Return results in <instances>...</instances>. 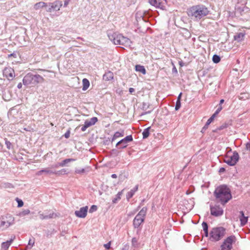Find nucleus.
Here are the masks:
<instances>
[{
  "label": "nucleus",
  "mask_w": 250,
  "mask_h": 250,
  "mask_svg": "<svg viewBox=\"0 0 250 250\" xmlns=\"http://www.w3.org/2000/svg\"><path fill=\"white\" fill-rule=\"evenodd\" d=\"M138 189V186L136 185L133 189H131L126 194V197L127 200H129L131 198L133 197L135 193Z\"/></svg>",
  "instance_id": "nucleus-18"
},
{
  "label": "nucleus",
  "mask_w": 250,
  "mask_h": 250,
  "mask_svg": "<svg viewBox=\"0 0 250 250\" xmlns=\"http://www.w3.org/2000/svg\"><path fill=\"white\" fill-rule=\"evenodd\" d=\"M16 200L18 203V207L20 208V207H21L22 206H23V202L21 200L17 198Z\"/></svg>",
  "instance_id": "nucleus-41"
},
{
  "label": "nucleus",
  "mask_w": 250,
  "mask_h": 250,
  "mask_svg": "<svg viewBox=\"0 0 250 250\" xmlns=\"http://www.w3.org/2000/svg\"><path fill=\"white\" fill-rule=\"evenodd\" d=\"M186 193H187V194H189V192H188V191H187V192H186Z\"/></svg>",
  "instance_id": "nucleus-64"
},
{
  "label": "nucleus",
  "mask_w": 250,
  "mask_h": 250,
  "mask_svg": "<svg viewBox=\"0 0 250 250\" xmlns=\"http://www.w3.org/2000/svg\"><path fill=\"white\" fill-rule=\"evenodd\" d=\"M150 113V111L145 112L142 113V115H145V114H148V113Z\"/></svg>",
  "instance_id": "nucleus-63"
},
{
  "label": "nucleus",
  "mask_w": 250,
  "mask_h": 250,
  "mask_svg": "<svg viewBox=\"0 0 250 250\" xmlns=\"http://www.w3.org/2000/svg\"><path fill=\"white\" fill-rule=\"evenodd\" d=\"M124 141H125L127 143L128 142H131L133 140V138L132 135H128L124 138Z\"/></svg>",
  "instance_id": "nucleus-36"
},
{
  "label": "nucleus",
  "mask_w": 250,
  "mask_h": 250,
  "mask_svg": "<svg viewBox=\"0 0 250 250\" xmlns=\"http://www.w3.org/2000/svg\"><path fill=\"white\" fill-rule=\"evenodd\" d=\"M62 2L60 0H56L53 2L48 3V6L46 11L47 12H52V11H59L62 6Z\"/></svg>",
  "instance_id": "nucleus-9"
},
{
  "label": "nucleus",
  "mask_w": 250,
  "mask_h": 250,
  "mask_svg": "<svg viewBox=\"0 0 250 250\" xmlns=\"http://www.w3.org/2000/svg\"><path fill=\"white\" fill-rule=\"evenodd\" d=\"M150 127H148L146 129H145L142 133L143 134V138L144 139H146L149 136V129Z\"/></svg>",
  "instance_id": "nucleus-29"
},
{
  "label": "nucleus",
  "mask_w": 250,
  "mask_h": 250,
  "mask_svg": "<svg viewBox=\"0 0 250 250\" xmlns=\"http://www.w3.org/2000/svg\"><path fill=\"white\" fill-rule=\"evenodd\" d=\"M127 143L123 139L117 143L116 146L119 148H125L127 146Z\"/></svg>",
  "instance_id": "nucleus-21"
},
{
  "label": "nucleus",
  "mask_w": 250,
  "mask_h": 250,
  "mask_svg": "<svg viewBox=\"0 0 250 250\" xmlns=\"http://www.w3.org/2000/svg\"><path fill=\"white\" fill-rule=\"evenodd\" d=\"M222 109V107L221 105H219L217 107V108L214 113L211 116H213L214 118H215L216 115L221 111V110Z\"/></svg>",
  "instance_id": "nucleus-34"
},
{
  "label": "nucleus",
  "mask_w": 250,
  "mask_h": 250,
  "mask_svg": "<svg viewBox=\"0 0 250 250\" xmlns=\"http://www.w3.org/2000/svg\"><path fill=\"white\" fill-rule=\"evenodd\" d=\"M224 162L229 166H234V152L228 151L224 157Z\"/></svg>",
  "instance_id": "nucleus-12"
},
{
  "label": "nucleus",
  "mask_w": 250,
  "mask_h": 250,
  "mask_svg": "<svg viewBox=\"0 0 250 250\" xmlns=\"http://www.w3.org/2000/svg\"><path fill=\"white\" fill-rule=\"evenodd\" d=\"M208 230L207 231H204V236L205 237H208Z\"/></svg>",
  "instance_id": "nucleus-56"
},
{
  "label": "nucleus",
  "mask_w": 250,
  "mask_h": 250,
  "mask_svg": "<svg viewBox=\"0 0 250 250\" xmlns=\"http://www.w3.org/2000/svg\"><path fill=\"white\" fill-rule=\"evenodd\" d=\"M89 82L87 79H83V90H86L89 86Z\"/></svg>",
  "instance_id": "nucleus-27"
},
{
  "label": "nucleus",
  "mask_w": 250,
  "mask_h": 250,
  "mask_svg": "<svg viewBox=\"0 0 250 250\" xmlns=\"http://www.w3.org/2000/svg\"><path fill=\"white\" fill-rule=\"evenodd\" d=\"M208 8L204 5L193 6L188 10V15L192 20L199 21L207 16L209 13Z\"/></svg>",
  "instance_id": "nucleus-2"
},
{
  "label": "nucleus",
  "mask_w": 250,
  "mask_h": 250,
  "mask_svg": "<svg viewBox=\"0 0 250 250\" xmlns=\"http://www.w3.org/2000/svg\"><path fill=\"white\" fill-rule=\"evenodd\" d=\"M210 214L214 216H220L223 214V209L219 205H210Z\"/></svg>",
  "instance_id": "nucleus-10"
},
{
  "label": "nucleus",
  "mask_w": 250,
  "mask_h": 250,
  "mask_svg": "<svg viewBox=\"0 0 250 250\" xmlns=\"http://www.w3.org/2000/svg\"><path fill=\"white\" fill-rule=\"evenodd\" d=\"M43 172L46 174H53V171L50 168L47 167L42 169Z\"/></svg>",
  "instance_id": "nucleus-32"
},
{
  "label": "nucleus",
  "mask_w": 250,
  "mask_h": 250,
  "mask_svg": "<svg viewBox=\"0 0 250 250\" xmlns=\"http://www.w3.org/2000/svg\"><path fill=\"white\" fill-rule=\"evenodd\" d=\"M221 60L220 57L217 55H214L212 57V61L214 63H218Z\"/></svg>",
  "instance_id": "nucleus-31"
},
{
  "label": "nucleus",
  "mask_w": 250,
  "mask_h": 250,
  "mask_svg": "<svg viewBox=\"0 0 250 250\" xmlns=\"http://www.w3.org/2000/svg\"><path fill=\"white\" fill-rule=\"evenodd\" d=\"M135 70L137 71L141 72L143 74L146 73V70L144 66L141 65H136L135 66Z\"/></svg>",
  "instance_id": "nucleus-28"
},
{
  "label": "nucleus",
  "mask_w": 250,
  "mask_h": 250,
  "mask_svg": "<svg viewBox=\"0 0 250 250\" xmlns=\"http://www.w3.org/2000/svg\"><path fill=\"white\" fill-rule=\"evenodd\" d=\"M47 6H48V3H45L44 2L40 1L38 3H36L35 4H34V9L37 10H39V9H40L42 8H43V7H46L47 8Z\"/></svg>",
  "instance_id": "nucleus-19"
},
{
  "label": "nucleus",
  "mask_w": 250,
  "mask_h": 250,
  "mask_svg": "<svg viewBox=\"0 0 250 250\" xmlns=\"http://www.w3.org/2000/svg\"><path fill=\"white\" fill-rule=\"evenodd\" d=\"M34 244V241L32 239H30L28 242V246H30V249L31 248Z\"/></svg>",
  "instance_id": "nucleus-46"
},
{
  "label": "nucleus",
  "mask_w": 250,
  "mask_h": 250,
  "mask_svg": "<svg viewBox=\"0 0 250 250\" xmlns=\"http://www.w3.org/2000/svg\"><path fill=\"white\" fill-rule=\"evenodd\" d=\"M124 136V130H122L121 131H117L116 132L113 136L112 137L111 139V141L113 142L115 140H116L117 138L123 137Z\"/></svg>",
  "instance_id": "nucleus-22"
},
{
  "label": "nucleus",
  "mask_w": 250,
  "mask_h": 250,
  "mask_svg": "<svg viewBox=\"0 0 250 250\" xmlns=\"http://www.w3.org/2000/svg\"><path fill=\"white\" fill-rule=\"evenodd\" d=\"M6 219L4 217L0 219V228H1L3 230L7 229L15 223L14 218L12 216H9L8 217H6Z\"/></svg>",
  "instance_id": "nucleus-8"
},
{
  "label": "nucleus",
  "mask_w": 250,
  "mask_h": 250,
  "mask_svg": "<svg viewBox=\"0 0 250 250\" xmlns=\"http://www.w3.org/2000/svg\"><path fill=\"white\" fill-rule=\"evenodd\" d=\"M124 189L122 190L121 191H119L117 195H116V197L114 198L112 200V203L114 204H116L117 203V202L120 200L121 198V196L123 193Z\"/></svg>",
  "instance_id": "nucleus-26"
},
{
  "label": "nucleus",
  "mask_w": 250,
  "mask_h": 250,
  "mask_svg": "<svg viewBox=\"0 0 250 250\" xmlns=\"http://www.w3.org/2000/svg\"><path fill=\"white\" fill-rule=\"evenodd\" d=\"M132 246L134 248H137L138 246V240L136 238L133 237L132 239Z\"/></svg>",
  "instance_id": "nucleus-33"
},
{
  "label": "nucleus",
  "mask_w": 250,
  "mask_h": 250,
  "mask_svg": "<svg viewBox=\"0 0 250 250\" xmlns=\"http://www.w3.org/2000/svg\"><path fill=\"white\" fill-rule=\"evenodd\" d=\"M57 217V214L54 212H51L48 215H46V217L48 219L54 218Z\"/></svg>",
  "instance_id": "nucleus-37"
},
{
  "label": "nucleus",
  "mask_w": 250,
  "mask_h": 250,
  "mask_svg": "<svg viewBox=\"0 0 250 250\" xmlns=\"http://www.w3.org/2000/svg\"><path fill=\"white\" fill-rule=\"evenodd\" d=\"M17 87L19 89L21 88L22 87V83H19L18 85H17Z\"/></svg>",
  "instance_id": "nucleus-59"
},
{
  "label": "nucleus",
  "mask_w": 250,
  "mask_h": 250,
  "mask_svg": "<svg viewBox=\"0 0 250 250\" xmlns=\"http://www.w3.org/2000/svg\"><path fill=\"white\" fill-rule=\"evenodd\" d=\"M226 233V229L222 227L212 229L209 233V239L212 241H218L223 238Z\"/></svg>",
  "instance_id": "nucleus-5"
},
{
  "label": "nucleus",
  "mask_w": 250,
  "mask_h": 250,
  "mask_svg": "<svg viewBox=\"0 0 250 250\" xmlns=\"http://www.w3.org/2000/svg\"><path fill=\"white\" fill-rule=\"evenodd\" d=\"M149 3L156 8L164 9L166 7V0H149Z\"/></svg>",
  "instance_id": "nucleus-13"
},
{
  "label": "nucleus",
  "mask_w": 250,
  "mask_h": 250,
  "mask_svg": "<svg viewBox=\"0 0 250 250\" xmlns=\"http://www.w3.org/2000/svg\"><path fill=\"white\" fill-rule=\"evenodd\" d=\"M5 145L8 148H10V146L11 145V143L8 141H5Z\"/></svg>",
  "instance_id": "nucleus-48"
},
{
  "label": "nucleus",
  "mask_w": 250,
  "mask_h": 250,
  "mask_svg": "<svg viewBox=\"0 0 250 250\" xmlns=\"http://www.w3.org/2000/svg\"><path fill=\"white\" fill-rule=\"evenodd\" d=\"M59 166V165H58V164H56L54 166H52L51 167H58Z\"/></svg>",
  "instance_id": "nucleus-62"
},
{
  "label": "nucleus",
  "mask_w": 250,
  "mask_h": 250,
  "mask_svg": "<svg viewBox=\"0 0 250 250\" xmlns=\"http://www.w3.org/2000/svg\"><path fill=\"white\" fill-rule=\"evenodd\" d=\"M97 210V206H96V205H92L90 207L89 211L90 213H92V212L96 211Z\"/></svg>",
  "instance_id": "nucleus-38"
},
{
  "label": "nucleus",
  "mask_w": 250,
  "mask_h": 250,
  "mask_svg": "<svg viewBox=\"0 0 250 250\" xmlns=\"http://www.w3.org/2000/svg\"><path fill=\"white\" fill-rule=\"evenodd\" d=\"M87 128V127H86V126H85V125H83L82 127V128H81V130H82V131H85V130H86V129Z\"/></svg>",
  "instance_id": "nucleus-55"
},
{
  "label": "nucleus",
  "mask_w": 250,
  "mask_h": 250,
  "mask_svg": "<svg viewBox=\"0 0 250 250\" xmlns=\"http://www.w3.org/2000/svg\"><path fill=\"white\" fill-rule=\"evenodd\" d=\"M4 185V187L5 188H13V186L12 185V184L9 183H5Z\"/></svg>",
  "instance_id": "nucleus-43"
},
{
  "label": "nucleus",
  "mask_w": 250,
  "mask_h": 250,
  "mask_svg": "<svg viewBox=\"0 0 250 250\" xmlns=\"http://www.w3.org/2000/svg\"><path fill=\"white\" fill-rule=\"evenodd\" d=\"M111 177L112 178H116L117 177V175L116 174H112L111 175Z\"/></svg>",
  "instance_id": "nucleus-60"
},
{
  "label": "nucleus",
  "mask_w": 250,
  "mask_h": 250,
  "mask_svg": "<svg viewBox=\"0 0 250 250\" xmlns=\"http://www.w3.org/2000/svg\"><path fill=\"white\" fill-rule=\"evenodd\" d=\"M113 77H114L113 73L110 71L106 72L103 75V79L106 81H108L113 79Z\"/></svg>",
  "instance_id": "nucleus-20"
},
{
  "label": "nucleus",
  "mask_w": 250,
  "mask_h": 250,
  "mask_svg": "<svg viewBox=\"0 0 250 250\" xmlns=\"http://www.w3.org/2000/svg\"><path fill=\"white\" fill-rule=\"evenodd\" d=\"M3 74L8 80H12L15 77V72L11 67H6L3 70Z\"/></svg>",
  "instance_id": "nucleus-14"
},
{
  "label": "nucleus",
  "mask_w": 250,
  "mask_h": 250,
  "mask_svg": "<svg viewBox=\"0 0 250 250\" xmlns=\"http://www.w3.org/2000/svg\"><path fill=\"white\" fill-rule=\"evenodd\" d=\"M43 81L44 79L41 75L39 74L33 75L31 73L27 74L22 80L23 84L25 85H36Z\"/></svg>",
  "instance_id": "nucleus-4"
},
{
  "label": "nucleus",
  "mask_w": 250,
  "mask_h": 250,
  "mask_svg": "<svg viewBox=\"0 0 250 250\" xmlns=\"http://www.w3.org/2000/svg\"><path fill=\"white\" fill-rule=\"evenodd\" d=\"M43 171H42V169L41 170H39L38 171L36 174L38 176H40V175H41L42 173H43Z\"/></svg>",
  "instance_id": "nucleus-53"
},
{
  "label": "nucleus",
  "mask_w": 250,
  "mask_h": 250,
  "mask_svg": "<svg viewBox=\"0 0 250 250\" xmlns=\"http://www.w3.org/2000/svg\"><path fill=\"white\" fill-rule=\"evenodd\" d=\"M224 100L223 99L221 100L219 105H221V104L224 103Z\"/></svg>",
  "instance_id": "nucleus-61"
},
{
  "label": "nucleus",
  "mask_w": 250,
  "mask_h": 250,
  "mask_svg": "<svg viewBox=\"0 0 250 250\" xmlns=\"http://www.w3.org/2000/svg\"><path fill=\"white\" fill-rule=\"evenodd\" d=\"M241 216L240 217V220L241 222V226L245 225L248 221V217L244 216V214L243 211L240 212Z\"/></svg>",
  "instance_id": "nucleus-24"
},
{
  "label": "nucleus",
  "mask_w": 250,
  "mask_h": 250,
  "mask_svg": "<svg viewBox=\"0 0 250 250\" xmlns=\"http://www.w3.org/2000/svg\"><path fill=\"white\" fill-rule=\"evenodd\" d=\"M39 216L41 219L43 220V219H47V217H46V215H44L43 213H40Z\"/></svg>",
  "instance_id": "nucleus-45"
},
{
  "label": "nucleus",
  "mask_w": 250,
  "mask_h": 250,
  "mask_svg": "<svg viewBox=\"0 0 250 250\" xmlns=\"http://www.w3.org/2000/svg\"><path fill=\"white\" fill-rule=\"evenodd\" d=\"M181 107V101L177 100L175 105V109L178 110Z\"/></svg>",
  "instance_id": "nucleus-42"
},
{
  "label": "nucleus",
  "mask_w": 250,
  "mask_h": 250,
  "mask_svg": "<svg viewBox=\"0 0 250 250\" xmlns=\"http://www.w3.org/2000/svg\"><path fill=\"white\" fill-rule=\"evenodd\" d=\"M246 148L248 150H249L250 151V143H247L246 144Z\"/></svg>",
  "instance_id": "nucleus-50"
},
{
  "label": "nucleus",
  "mask_w": 250,
  "mask_h": 250,
  "mask_svg": "<svg viewBox=\"0 0 250 250\" xmlns=\"http://www.w3.org/2000/svg\"><path fill=\"white\" fill-rule=\"evenodd\" d=\"M204 231L208 230V225L205 222H203L202 224Z\"/></svg>",
  "instance_id": "nucleus-39"
},
{
  "label": "nucleus",
  "mask_w": 250,
  "mask_h": 250,
  "mask_svg": "<svg viewBox=\"0 0 250 250\" xmlns=\"http://www.w3.org/2000/svg\"><path fill=\"white\" fill-rule=\"evenodd\" d=\"M107 35L109 39L116 45L130 47L132 43L129 39L123 36L122 34L109 32Z\"/></svg>",
  "instance_id": "nucleus-3"
},
{
  "label": "nucleus",
  "mask_w": 250,
  "mask_h": 250,
  "mask_svg": "<svg viewBox=\"0 0 250 250\" xmlns=\"http://www.w3.org/2000/svg\"><path fill=\"white\" fill-rule=\"evenodd\" d=\"M75 161H76V159L73 158L66 159L63 160L62 162L58 163V165L60 167H64L66 164Z\"/></svg>",
  "instance_id": "nucleus-25"
},
{
  "label": "nucleus",
  "mask_w": 250,
  "mask_h": 250,
  "mask_svg": "<svg viewBox=\"0 0 250 250\" xmlns=\"http://www.w3.org/2000/svg\"><path fill=\"white\" fill-rule=\"evenodd\" d=\"M234 238V236H230L226 239L221 245L222 250H230L232 248V242Z\"/></svg>",
  "instance_id": "nucleus-11"
},
{
  "label": "nucleus",
  "mask_w": 250,
  "mask_h": 250,
  "mask_svg": "<svg viewBox=\"0 0 250 250\" xmlns=\"http://www.w3.org/2000/svg\"><path fill=\"white\" fill-rule=\"evenodd\" d=\"M146 211L147 208L143 207L135 217L133 223L135 228H138L144 222Z\"/></svg>",
  "instance_id": "nucleus-6"
},
{
  "label": "nucleus",
  "mask_w": 250,
  "mask_h": 250,
  "mask_svg": "<svg viewBox=\"0 0 250 250\" xmlns=\"http://www.w3.org/2000/svg\"><path fill=\"white\" fill-rule=\"evenodd\" d=\"M182 94V93L181 92L179 94V95L178 96L177 100H179V101H181V98Z\"/></svg>",
  "instance_id": "nucleus-57"
},
{
  "label": "nucleus",
  "mask_w": 250,
  "mask_h": 250,
  "mask_svg": "<svg viewBox=\"0 0 250 250\" xmlns=\"http://www.w3.org/2000/svg\"><path fill=\"white\" fill-rule=\"evenodd\" d=\"M64 137L66 138H68L70 136V131H68L64 134Z\"/></svg>",
  "instance_id": "nucleus-49"
},
{
  "label": "nucleus",
  "mask_w": 250,
  "mask_h": 250,
  "mask_svg": "<svg viewBox=\"0 0 250 250\" xmlns=\"http://www.w3.org/2000/svg\"><path fill=\"white\" fill-rule=\"evenodd\" d=\"M98 119L97 117H92L90 120H86L84 122V125L86 126V127L88 128V127L95 125Z\"/></svg>",
  "instance_id": "nucleus-17"
},
{
  "label": "nucleus",
  "mask_w": 250,
  "mask_h": 250,
  "mask_svg": "<svg viewBox=\"0 0 250 250\" xmlns=\"http://www.w3.org/2000/svg\"><path fill=\"white\" fill-rule=\"evenodd\" d=\"M239 159V155L236 152H235V163Z\"/></svg>",
  "instance_id": "nucleus-54"
},
{
  "label": "nucleus",
  "mask_w": 250,
  "mask_h": 250,
  "mask_svg": "<svg viewBox=\"0 0 250 250\" xmlns=\"http://www.w3.org/2000/svg\"><path fill=\"white\" fill-rule=\"evenodd\" d=\"M149 107L148 104L146 103H143L142 105V108L144 110H146Z\"/></svg>",
  "instance_id": "nucleus-44"
},
{
  "label": "nucleus",
  "mask_w": 250,
  "mask_h": 250,
  "mask_svg": "<svg viewBox=\"0 0 250 250\" xmlns=\"http://www.w3.org/2000/svg\"><path fill=\"white\" fill-rule=\"evenodd\" d=\"M213 195L216 202L223 205H225L232 198L230 189L225 185L217 187L213 192Z\"/></svg>",
  "instance_id": "nucleus-1"
},
{
  "label": "nucleus",
  "mask_w": 250,
  "mask_h": 250,
  "mask_svg": "<svg viewBox=\"0 0 250 250\" xmlns=\"http://www.w3.org/2000/svg\"><path fill=\"white\" fill-rule=\"evenodd\" d=\"M88 208V206L81 208L79 210L75 211V214L79 218H84L87 215Z\"/></svg>",
  "instance_id": "nucleus-15"
},
{
  "label": "nucleus",
  "mask_w": 250,
  "mask_h": 250,
  "mask_svg": "<svg viewBox=\"0 0 250 250\" xmlns=\"http://www.w3.org/2000/svg\"><path fill=\"white\" fill-rule=\"evenodd\" d=\"M135 90L133 88H129V92L130 93H133V92H134Z\"/></svg>",
  "instance_id": "nucleus-58"
},
{
  "label": "nucleus",
  "mask_w": 250,
  "mask_h": 250,
  "mask_svg": "<svg viewBox=\"0 0 250 250\" xmlns=\"http://www.w3.org/2000/svg\"><path fill=\"white\" fill-rule=\"evenodd\" d=\"M225 168L222 167L219 169V172L221 173L225 172Z\"/></svg>",
  "instance_id": "nucleus-52"
},
{
  "label": "nucleus",
  "mask_w": 250,
  "mask_h": 250,
  "mask_svg": "<svg viewBox=\"0 0 250 250\" xmlns=\"http://www.w3.org/2000/svg\"><path fill=\"white\" fill-rule=\"evenodd\" d=\"M66 170L65 169L63 168V169H61L60 170H58V171H53V174L61 175H62V174L66 173Z\"/></svg>",
  "instance_id": "nucleus-30"
},
{
  "label": "nucleus",
  "mask_w": 250,
  "mask_h": 250,
  "mask_svg": "<svg viewBox=\"0 0 250 250\" xmlns=\"http://www.w3.org/2000/svg\"><path fill=\"white\" fill-rule=\"evenodd\" d=\"M214 118L213 116H211L206 122L205 125L202 128L201 132H204L208 128V125L211 124V123L213 121Z\"/></svg>",
  "instance_id": "nucleus-23"
},
{
  "label": "nucleus",
  "mask_w": 250,
  "mask_h": 250,
  "mask_svg": "<svg viewBox=\"0 0 250 250\" xmlns=\"http://www.w3.org/2000/svg\"><path fill=\"white\" fill-rule=\"evenodd\" d=\"M85 172V169L84 168L78 169L76 168L75 170V172L77 174H82Z\"/></svg>",
  "instance_id": "nucleus-40"
},
{
  "label": "nucleus",
  "mask_w": 250,
  "mask_h": 250,
  "mask_svg": "<svg viewBox=\"0 0 250 250\" xmlns=\"http://www.w3.org/2000/svg\"><path fill=\"white\" fill-rule=\"evenodd\" d=\"M245 34L246 32L244 29H240L238 32L235 33V47L239 48L244 45Z\"/></svg>",
  "instance_id": "nucleus-7"
},
{
  "label": "nucleus",
  "mask_w": 250,
  "mask_h": 250,
  "mask_svg": "<svg viewBox=\"0 0 250 250\" xmlns=\"http://www.w3.org/2000/svg\"><path fill=\"white\" fill-rule=\"evenodd\" d=\"M15 239L16 236L13 235L9 240L2 242L1 245V250H7Z\"/></svg>",
  "instance_id": "nucleus-16"
},
{
  "label": "nucleus",
  "mask_w": 250,
  "mask_h": 250,
  "mask_svg": "<svg viewBox=\"0 0 250 250\" xmlns=\"http://www.w3.org/2000/svg\"><path fill=\"white\" fill-rule=\"evenodd\" d=\"M104 247L106 249L109 250L110 248V242H108V243L104 244Z\"/></svg>",
  "instance_id": "nucleus-47"
},
{
  "label": "nucleus",
  "mask_w": 250,
  "mask_h": 250,
  "mask_svg": "<svg viewBox=\"0 0 250 250\" xmlns=\"http://www.w3.org/2000/svg\"><path fill=\"white\" fill-rule=\"evenodd\" d=\"M30 212V211L29 209H25L20 213V215L21 216H24L25 215L29 214Z\"/></svg>",
  "instance_id": "nucleus-35"
},
{
  "label": "nucleus",
  "mask_w": 250,
  "mask_h": 250,
  "mask_svg": "<svg viewBox=\"0 0 250 250\" xmlns=\"http://www.w3.org/2000/svg\"><path fill=\"white\" fill-rule=\"evenodd\" d=\"M70 0H65L64 2V7H66L69 4Z\"/></svg>",
  "instance_id": "nucleus-51"
}]
</instances>
